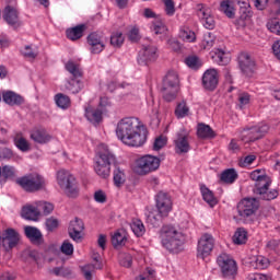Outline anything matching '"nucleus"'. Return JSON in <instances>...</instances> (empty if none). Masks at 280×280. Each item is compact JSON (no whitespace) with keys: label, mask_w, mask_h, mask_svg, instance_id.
Returning a JSON list of instances; mask_svg holds the SVG:
<instances>
[{"label":"nucleus","mask_w":280,"mask_h":280,"mask_svg":"<svg viewBox=\"0 0 280 280\" xmlns=\"http://www.w3.org/2000/svg\"><path fill=\"white\" fill-rule=\"evenodd\" d=\"M86 40L91 54H102L103 49H106V44H104L102 35H100L97 32L91 33Z\"/></svg>","instance_id":"obj_20"},{"label":"nucleus","mask_w":280,"mask_h":280,"mask_svg":"<svg viewBox=\"0 0 280 280\" xmlns=\"http://www.w3.org/2000/svg\"><path fill=\"white\" fill-rule=\"evenodd\" d=\"M68 231L69 236L73 242H81L82 231H84V222L81 219L75 218V220L70 222Z\"/></svg>","instance_id":"obj_22"},{"label":"nucleus","mask_w":280,"mask_h":280,"mask_svg":"<svg viewBox=\"0 0 280 280\" xmlns=\"http://www.w3.org/2000/svg\"><path fill=\"white\" fill-rule=\"evenodd\" d=\"M185 63L190 69H198L200 67V59L197 56H190L185 59Z\"/></svg>","instance_id":"obj_52"},{"label":"nucleus","mask_w":280,"mask_h":280,"mask_svg":"<svg viewBox=\"0 0 280 280\" xmlns=\"http://www.w3.org/2000/svg\"><path fill=\"white\" fill-rule=\"evenodd\" d=\"M14 144L18 149H20L21 152H30L32 150V147L30 145V141L27 139L16 136L14 138Z\"/></svg>","instance_id":"obj_42"},{"label":"nucleus","mask_w":280,"mask_h":280,"mask_svg":"<svg viewBox=\"0 0 280 280\" xmlns=\"http://www.w3.org/2000/svg\"><path fill=\"white\" fill-rule=\"evenodd\" d=\"M213 45H215V36L211 33H206L201 42V47L203 49H211Z\"/></svg>","instance_id":"obj_47"},{"label":"nucleus","mask_w":280,"mask_h":280,"mask_svg":"<svg viewBox=\"0 0 280 280\" xmlns=\"http://www.w3.org/2000/svg\"><path fill=\"white\" fill-rule=\"evenodd\" d=\"M158 167H161V160L159 158L144 155L136 161L133 170L139 176H145L150 172H156Z\"/></svg>","instance_id":"obj_8"},{"label":"nucleus","mask_w":280,"mask_h":280,"mask_svg":"<svg viewBox=\"0 0 280 280\" xmlns=\"http://www.w3.org/2000/svg\"><path fill=\"white\" fill-rule=\"evenodd\" d=\"M272 51H273V56H276V58L280 60V40H277L273 43Z\"/></svg>","instance_id":"obj_64"},{"label":"nucleus","mask_w":280,"mask_h":280,"mask_svg":"<svg viewBox=\"0 0 280 280\" xmlns=\"http://www.w3.org/2000/svg\"><path fill=\"white\" fill-rule=\"evenodd\" d=\"M219 82L220 75L218 74V70L212 68L205 71L202 75V86L206 91H215Z\"/></svg>","instance_id":"obj_18"},{"label":"nucleus","mask_w":280,"mask_h":280,"mask_svg":"<svg viewBox=\"0 0 280 280\" xmlns=\"http://www.w3.org/2000/svg\"><path fill=\"white\" fill-rule=\"evenodd\" d=\"M66 89L73 95H78V93H80V91H82V89H84V82H82V80H80V79H70L66 83Z\"/></svg>","instance_id":"obj_35"},{"label":"nucleus","mask_w":280,"mask_h":280,"mask_svg":"<svg viewBox=\"0 0 280 280\" xmlns=\"http://www.w3.org/2000/svg\"><path fill=\"white\" fill-rule=\"evenodd\" d=\"M94 200H95V202H100L101 205H104V202H106V194L103 192V190L95 191Z\"/></svg>","instance_id":"obj_62"},{"label":"nucleus","mask_w":280,"mask_h":280,"mask_svg":"<svg viewBox=\"0 0 280 280\" xmlns=\"http://www.w3.org/2000/svg\"><path fill=\"white\" fill-rule=\"evenodd\" d=\"M175 152L176 154H187L191 150L189 144V132L185 129H180L174 139Z\"/></svg>","instance_id":"obj_15"},{"label":"nucleus","mask_w":280,"mask_h":280,"mask_svg":"<svg viewBox=\"0 0 280 280\" xmlns=\"http://www.w3.org/2000/svg\"><path fill=\"white\" fill-rule=\"evenodd\" d=\"M165 24H163L162 22H155L153 23V32L154 34L159 35V34H163L165 33Z\"/></svg>","instance_id":"obj_63"},{"label":"nucleus","mask_w":280,"mask_h":280,"mask_svg":"<svg viewBox=\"0 0 280 280\" xmlns=\"http://www.w3.org/2000/svg\"><path fill=\"white\" fill-rule=\"evenodd\" d=\"M58 219L49 218L46 220V229L47 231H56L58 229Z\"/></svg>","instance_id":"obj_59"},{"label":"nucleus","mask_w":280,"mask_h":280,"mask_svg":"<svg viewBox=\"0 0 280 280\" xmlns=\"http://www.w3.org/2000/svg\"><path fill=\"white\" fill-rule=\"evenodd\" d=\"M200 191L202 195V199L209 207H215L218 205V198H215V195H213V191L209 189L206 185L200 186Z\"/></svg>","instance_id":"obj_29"},{"label":"nucleus","mask_w":280,"mask_h":280,"mask_svg":"<svg viewBox=\"0 0 280 280\" xmlns=\"http://www.w3.org/2000/svg\"><path fill=\"white\" fill-rule=\"evenodd\" d=\"M30 137L32 141L39 144L49 143V141H51V135H49L45 128H34L31 131Z\"/></svg>","instance_id":"obj_24"},{"label":"nucleus","mask_w":280,"mask_h":280,"mask_svg":"<svg viewBox=\"0 0 280 280\" xmlns=\"http://www.w3.org/2000/svg\"><path fill=\"white\" fill-rule=\"evenodd\" d=\"M3 19L8 25L13 27V30H19L21 26V20L19 19V11L11 5H7L3 11Z\"/></svg>","instance_id":"obj_21"},{"label":"nucleus","mask_w":280,"mask_h":280,"mask_svg":"<svg viewBox=\"0 0 280 280\" xmlns=\"http://www.w3.org/2000/svg\"><path fill=\"white\" fill-rule=\"evenodd\" d=\"M94 260L96 261V265H85L82 267L83 277L86 280H93V272H95V269L102 270V264L100 260H97V258H94Z\"/></svg>","instance_id":"obj_37"},{"label":"nucleus","mask_w":280,"mask_h":280,"mask_svg":"<svg viewBox=\"0 0 280 280\" xmlns=\"http://www.w3.org/2000/svg\"><path fill=\"white\" fill-rule=\"evenodd\" d=\"M179 84L180 79L178 78V72L174 70L168 71L164 77L162 84V94L165 102H174V100H176Z\"/></svg>","instance_id":"obj_5"},{"label":"nucleus","mask_w":280,"mask_h":280,"mask_svg":"<svg viewBox=\"0 0 280 280\" xmlns=\"http://www.w3.org/2000/svg\"><path fill=\"white\" fill-rule=\"evenodd\" d=\"M20 241L21 235L12 228L4 230L0 235V246H2L5 253H10L12 248H16Z\"/></svg>","instance_id":"obj_11"},{"label":"nucleus","mask_w":280,"mask_h":280,"mask_svg":"<svg viewBox=\"0 0 280 280\" xmlns=\"http://www.w3.org/2000/svg\"><path fill=\"white\" fill-rule=\"evenodd\" d=\"M151 117H152V121L155 124V126H159V124H161V120L159 119V105H154L152 107Z\"/></svg>","instance_id":"obj_61"},{"label":"nucleus","mask_w":280,"mask_h":280,"mask_svg":"<svg viewBox=\"0 0 280 280\" xmlns=\"http://www.w3.org/2000/svg\"><path fill=\"white\" fill-rule=\"evenodd\" d=\"M211 59L213 62H217V65H229V57H226V52L222 49H214L210 52Z\"/></svg>","instance_id":"obj_34"},{"label":"nucleus","mask_w":280,"mask_h":280,"mask_svg":"<svg viewBox=\"0 0 280 280\" xmlns=\"http://www.w3.org/2000/svg\"><path fill=\"white\" fill-rule=\"evenodd\" d=\"M156 51H158L156 46H153V45L144 46L142 50L139 52L138 63L144 67H148V65H152V62H156V59L159 58V54Z\"/></svg>","instance_id":"obj_16"},{"label":"nucleus","mask_w":280,"mask_h":280,"mask_svg":"<svg viewBox=\"0 0 280 280\" xmlns=\"http://www.w3.org/2000/svg\"><path fill=\"white\" fill-rule=\"evenodd\" d=\"M66 71H69V73L72 75V79L80 80L82 75H84V72L82 71V68H80V65L69 60L65 65Z\"/></svg>","instance_id":"obj_31"},{"label":"nucleus","mask_w":280,"mask_h":280,"mask_svg":"<svg viewBox=\"0 0 280 280\" xmlns=\"http://www.w3.org/2000/svg\"><path fill=\"white\" fill-rule=\"evenodd\" d=\"M22 56L24 58H27L28 60H36L38 58V51L33 49L32 46L26 45L22 50H21Z\"/></svg>","instance_id":"obj_48"},{"label":"nucleus","mask_w":280,"mask_h":280,"mask_svg":"<svg viewBox=\"0 0 280 280\" xmlns=\"http://www.w3.org/2000/svg\"><path fill=\"white\" fill-rule=\"evenodd\" d=\"M166 143L167 139H165L163 136H160L155 139L153 143V150H161L162 148H165Z\"/></svg>","instance_id":"obj_58"},{"label":"nucleus","mask_w":280,"mask_h":280,"mask_svg":"<svg viewBox=\"0 0 280 280\" xmlns=\"http://www.w3.org/2000/svg\"><path fill=\"white\" fill-rule=\"evenodd\" d=\"M124 45V34L122 33H114L110 36V46L112 47H121Z\"/></svg>","instance_id":"obj_51"},{"label":"nucleus","mask_w":280,"mask_h":280,"mask_svg":"<svg viewBox=\"0 0 280 280\" xmlns=\"http://www.w3.org/2000/svg\"><path fill=\"white\" fill-rule=\"evenodd\" d=\"M103 114L104 112H102L100 108H92L91 106L85 108V117L93 124H100V121H102Z\"/></svg>","instance_id":"obj_30"},{"label":"nucleus","mask_w":280,"mask_h":280,"mask_svg":"<svg viewBox=\"0 0 280 280\" xmlns=\"http://www.w3.org/2000/svg\"><path fill=\"white\" fill-rule=\"evenodd\" d=\"M2 100L5 104H9V106H19L23 104V96L9 91L2 94Z\"/></svg>","instance_id":"obj_28"},{"label":"nucleus","mask_w":280,"mask_h":280,"mask_svg":"<svg viewBox=\"0 0 280 280\" xmlns=\"http://www.w3.org/2000/svg\"><path fill=\"white\" fill-rule=\"evenodd\" d=\"M55 102L58 108H62V110H67V108H71V97L67 94L58 93L55 95Z\"/></svg>","instance_id":"obj_38"},{"label":"nucleus","mask_w":280,"mask_h":280,"mask_svg":"<svg viewBox=\"0 0 280 280\" xmlns=\"http://www.w3.org/2000/svg\"><path fill=\"white\" fill-rule=\"evenodd\" d=\"M164 3V12L166 16H174L176 14V4L174 3V0H162Z\"/></svg>","instance_id":"obj_49"},{"label":"nucleus","mask_w":280,"mask_h":280,"mask_svg":"<svg viewBox=\"0 0 280 280\" xmlns=\"http://www.w3.org/2000/svg\"><path fill=\"white\" fill-rule=\"evenodd\" d=\"M21 217L24 218V220H31L33 222H36L38 218H40V210L38 208V205L24 206L21 211Z\"/></svg>","instance_id":"obj_26"},{"label":"nucleus","mask_w":280,"mask_h":280,"mask_svg":"<svg viewBox=\"0 0 280 280\" xmlns=\"http://www.w3.org/2000/svg\"><path fill=\"white\" fill-rule=\"evenodd\" d=\"M217 265L220 268L221 278L225 280H235L237 277V261L226 253L217 257Z\"/></svg>","instance_id":"obj_7"},{"label":"nucleus","mask_w":280,"mask_h":280,"mask_svg":"<svg viewBox=\"0 0 280 280\" xmlns=\"http://www.w3.org/2000/svg\"><path fill=\"white\" fill-rule=\"evenodd\" d=\"M61 253L63 255H73V244H71L69 241H65L60 247Z\"/></svg>","instance_id":"obj_56"},{"label":"nucleus","mask_w":280,"mask_h":280,"mask_svg":"<svg viewBox=\"0 0 280 280\" xmlns=\"http://www.w3.org/2000/svg\"><path fill=\"white\" fill-rule=\"evenodd\" d=\"M24 233L30 242H32V244H35V246H43V244H45L43 233L37 228L27 225L24 228Z\"/></svg>","instance_id":"obj_23"},{"label":"nucleus","mask_w":280,"mask_h":280,"mask_svg":"<svg viewBox=\"0 0 280 280\" xmlns=\"http://www.w3.org/2000/svg\"><path fill=\"white\" fill-rule=\"evenodd\" d=\"M259 210V200L257 198H244L237 203V213L241 218H250Z\"/></svg>","instance_id":"obj_13"},{"label":"nucleus","mask_w":280,"mask_h":280,"mask_svg":"<svg viewBox=\"0 0 280 280\" xmlns=\"http://www.w3.org/2000/svg\"><path fill=\"white\" fill-rule=\"evenodd\" d=\"M179 38H182V40H185V43H194L196 42V33L189 27L183 26L179 30Z\"/></svg>","instance_id":"obj_39"},{"label":"nucleus","mask_w":280,"mask_h":280,"mask_svg":"<svg viewBox=\"0 0 280 280\" xmlns=\"http://www.w3.org/2000/svg\"><path fill=\"white\" fill-rule=\"evenodd\" d=\"M189 115V107L187 106V103L185 101L177 104L175 108V116L177 119H183L184 117H187Z\"/></svg>","instance_id":"obj_46"},{"label":"nucleus","mask_w":280,"mask_h":280,"mask_svg":"<svg viewBox=\"0 0 280 280\" xmlns=\"http://www.w3.org/2000/svg\"><path fill=\"white\" fill-rule=\"evenodd\" d=\"M268 130H270V127H268V125L264 122L256 126L247 127L242 131V140L246 143L259 141V139L266 137Z\"/></svg>","instance_id":"obj_10"},{"label":"nucleus","mask_w":280,"mask_h":280,"mask_svg":"<svg viewBox=\"0 0 280 280\" xmlns=\"http://www.w3.org/2000/svg\"><path fill=\"white\" fill-rule=\"evenodd\" d=\"M268 30L272 34H277V36H280V22L279 21H271L267 24Z\"/></svg>","instance_id":"obj_57"},{"label":"nucleus","mask_w":280,"mask_h":280,"mask_svg":"<svg viewBox=\"0 0 280 280\" xmlns=\"http://www.w3.org/2000/svg\"><path fill=\"white\" fill-rule=\"evenodd\" d=\"M246 240H248L246 230H244V228H238L233 235L234 244H237V245L246 244Z\"/></svg>","instance_id":"obj_43"},{"label":"nucleus","mask_w":280,"mask_h":280,"mask_svg":"<svg viewBox=\"0 0 280 280\" xmlns=\"http://www.w3.org/2000/svg\"><path fill=\"white\" fill-rule=\"evenodd\" d=\"M160 240L162 246L170 253H180L185 244V235L178 232L174 225H163L160 230Z\"/></svg>","instance_id":"obj_2"},{"label":"nucleus","mask_w":280,"mask_h":280,"mask_svg":"<svg viewBox=\"0 0 280 280\" xmlns=\"http://www.w3.org/2000/svg\"><path fill=\"white\" fill-rule=\"evenodd\" d=\"M250 16H253L250 4L242 2V5L240 8V18L235 20L234 24L236 25L237 28L246 27V21L247 19H250Z\"/></svg>","instance_id":"obj_25"},{"label":"nucleus","mask_w":280,"mask_h":280,"mask_svg":"<svg viewBox=\"0 0 280 280\" xmlns=\"http://www.w3.org/2000/svg\"><path fill=\"white\" fill-rule=\"evenodd\" d=\"M35 205H37L39 211H43L44 215H49L54 211V203L51 202L37 201Z\"/></svg>","instance_id":"obj_50"},{"label":"nucleus","mask_w":280,"mask_h":280,"mask_svg":"<svg viewBox=\"0 0 280 280\" xmlns=\"http://www.w3.org/2000/svg\"><path fill=\"white\" fill-rule=\"evenodd\" d=\"M197 137H199V139H213L215 133L213 132V129H211V126L201 122L197 128Z\"/></svg>","instance_id":"obj_36"},{"label":"nucleus","mask_w":280,"mask_h":280,"mask_svg":"<svg viewBox=\"0 0 280 280\" xmlns=\"http://www.w3.org/2000/svg\"><path fill=\"white\" fill-rule=\"evenodd\" d=\"M238 178L237 171L235 168H228L223 171L220 175L221 183H225L226 185H233Z\"/></svg>","instance_id":"obj_32"},{"label":"nucleus","mask_w":280,"mask_h":280,"mask_svg":"<svg viewBox=\"0 0 280 280\" xmlns=\"http://www.w3.org/2000/svg\"><path fill=\"white\" fill-rule=\"evenodd\" d=\"M110 165H117V158L106 144H100L94 170L101 178L110 176Z\"/></svg>","instance_id":"obj_3"},{"label":"nucleus","mask_w":280,"mask_h":280,"mask_svg":"<svg viewBox=\"0 0 280 280\" xmlns=\"http://www.w3.org/2000/svg\"><path fill=\"white\" fill-rule=\"evenodd\" d=\"M14 156V152H12V149L4 148L0 151V159L3 161H10Z\"/></svg>","instance_id":"obj_60"},{"label":"nucleus","mask_w":280,"mask_h":280,"mask_svg":"<svg viewBox=\"0 0 280 280\" xmlns=\"http://www.w3.org/2000/svg\"><path fill=\"white\" fill-rule=\"evenodd\" d=\"M0 174L3 178H12V176H14V167L9 165L0 167Z\"/></svg>","instance_id":"obj_54"},{"label":"nucleus","mask_w":280,"mask_h":280,"mask_svg":"<svg viewBox=\"0 0 280 280\" xmlns=\"http://www.w3.org/2000/svg\"><path fill=\"white\" fill-rule=\"evenodd\" d=\"M250 266L256 270H264L268 268V258L264 256H255L250 261Z\"/></svg>","instance_id":"obj_41"},{"label":"nucleus","mask_w":280,"mask_h":280,"mask_svg":"<svg viewBox=\"0 0 280 280\" xmlns=\"http://www.w3.org/2000/svg\"><path fill=\"white\" fill-rule=\"evenodd\" d=\"M57 183L65 190L68 198H78L80 196V187L78 179L66 170H60L57 173Z\"/></svg>","instance_id":"obj_4"},{"label":"nucleus","mask_w":280,"mask_h":280,"mask_svg":"<svg viewBox=\"0 0 280 280\" xmlns=\"http://www.w3.org/2000/svg\"><path fill=\"white\" fill-rule=\"evenodd\" d=\"M214 246L215 238H213V235L205 233L198 241L197 257H199L200 259L209 257V255H211V253L213 252Z\"/></svg>","instance_id":"obj_12"},{"label":"nucleus","mask_w":280,"mask_h":280,"mask_svg":"<svg viewBox=\"0 0 280 280\" xmlns=\"http://www.w3.org/2000/svg\"><path fill=\"white\" fill-rule=\"evenodd\" d=\"M172 197L165 191H159L155 196V207L160 218H167L172 211Z\"/></svg>","instance_id":"obj_14"},{"label":"nucleus","mask_w":280,"mask_h":280,"mask_svg":"<svg viewBox=\"0 0 280 280\" xmlns=\"http://www.w3.org/2000/svg\"><path fill=\"white\" fill-rule=\"evenodd\" d=\"M128 237L126 236V231L118 230L112 235V244L114 248H119V246H126Z\"/></svg>","instance_id":"obj_33"},{"label":"nucleus","mask_w":280,"mask_h":280,"mask_svg":"<svg viewBox=\"0 0 280 280\" xmlns=\"http://www.w3.org/2000/svg\"><path fill=\"white\" fill-rule=\"evenodd\" d=\"M270 185H272V180H270L268 175H265L260 180L255 183L254 194L260 196V200H275V198L279 197V190H268Z\"/></svg>","instance_id":"obj_9"},{"label":"nucleus","mask_w":280,"mask_h":280,"mask_svg":"<svg viewBox=\"0 0 280 280\" xmlns=\"http://www.w3.org/2000/svg\"><path fill=\"white\" fill-rule=\"evenodd\" d=\"M238 67L247 78L253 77V73H255V60L248 52H241L238 55Z\"/></svg>","instance_id":"obj_17"},{"label":"nucleus","mask_w":280,"mask_h":280,"mask_svg":"<svg viewBox=\"0 0 280 280\" xmlns=\"http://www.w3.org/2000/svg\"><path fill=\"white\" fill-rule=\"evenodd\" d=\"M126 183V173L120 167H116L114 171V185L121 187Z\"/></svg>","instance_id":"obj_45"},{"label":"nucleus","mask_w":280,"mask_h":280,"mask_svg":"<svg viewBox=\"0 0 280 280\" xmlns=\"http://www.w3.org/2000/svg\"><path fill=\"white\" fill-rule=\"evenodd\" d=\"M16 185L28 194H34L45 189V178L38 173H31L15 179Z\"/></svg>","instance_id":"obj_6"},{"label":"nucleus","mask_w":280,"mask_h":280,"mask_svg":"<svg viewBox=\"0 0 280 280\" xmlns=\"http://www.w3.org/2000/svg\"><path fill=\"white\" fill-rule=\"evenodd\" d=\"M197 15L199 16L203 27L206 30H214L215 28V20L213 15H211V9L205 7L203 4L197 5Z\"/></svg>","instance_id":"obj_19"},{"label":"nucleus","mask_w":280,"mask_h":280,"mask_svg":"<svg viewBox=\"0 0 280 280\" xmlns=\"http://www.w3.org/2000/svg\"><path fill=\"white\" fill-rule=\"evenodd\" d=\"M86 31L85 24H79L74 27L68 28L66 31V36L69 40H80L82 36H84V32Z\"/></svg>","instance_id":"obj_27"},{"label":"nucleus","mask_w":280,"mask_h":280,"mask_svg":"<svg viewBox=\"0 0 280 280\" xmlns=\"http://www.w3.org/2000/svg\"><path fill=\"white\" fill-rule=\"evenodd\" d=\"M147 223L152 224L154 228L161 224V219L154 214V212H149L147 215Z\"/></svg>","instance_id":"obj_55"},{"label":"nucleus","mask_w":280,"mask_h":280,"mask_svg":"<svg viewBox=\"0 0 280 280\" xmlns=\"http://www.w3.org/2000/svg\"><path fill=\"white\" fill-rule=\"evenodd\" d=\"M116 135L125 145L141 148L148 141V127L137 117H125L118 121Z\"/></svg>","instance_id":"obj_1"},{"label":"nucleus","mask_w":280,"mask_h":280,"mask_svg":"<svg viewBox=\"0 0 280 280\" xmlns=\"http://www.w3.org/2000/svg\"><path fill=\"white\" fill-rule=\"evenodd\" d=\"M120 266H124L125 268H130L132 266V256L129 254H122L119 257Z\"/></svg>","instance_id":"obj_53"},{"label":"nucleus","mask_w":280,"mask_h":280,"mask_svg":"<svg viewBox=\"0 0 280 280\" xmlns=\"http://www.w3.org/2000/svg\"><path fill=\"white\" fill-rule=\"evenodd\" d=\"M220 11L223 12L228 19L235 16V8H233L231 0H223L220 4Z\"/></svg>","instance_id":"obj_40"},{"label":"nucleus","mask_w":280,"mask_h":280,"mask_svg":"<svg viewBox=\"0 0 280 280\" xmlns=\"http://www.w3.org/2000/svg\"><path fill=\"white\" fill-rule=\"evenodd\" d=\"M131 230L137 237H143V235H145V225H143V222L139 219L131 223Z\"/></svg>","instance_id":"obj_44"}]
</instances>
